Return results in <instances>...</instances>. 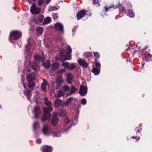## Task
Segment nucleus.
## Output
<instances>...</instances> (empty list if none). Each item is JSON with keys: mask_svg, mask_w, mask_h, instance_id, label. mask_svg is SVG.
Returning a JSON list of instances; mask_svg holds the SVG:
<instances>
[{"mask_svg": "<svg viewBox=\"0 0 152 152\" xmlns=\"http://www.w3.org/2000/svg\"><path fill=\"white\" fill-rule=\"evenodd\" d=\"M92 72L94 73L95 75L99 74L100 72V69L97 67L93 68L92 70Z\"/></svg>", "mask_w": 152, "mask_h": 152, "instance_id": "nucleus-23", "label": "nucleus"}, {"mask_svg": "<svg viewBox=\"0 0 152 152\" xmlns=\"http://www.w3.org/2000/svg\"><path fill=\"white\" fill-rule=\"evenodd\" d=\"M140 126H142V125H140Z\"/></svg>", "mask_w": 152, "mask_h": 152, "instance_id": "nucleus-61", "label": "nucleus"}, {"mask_svg": "<svg viewBox=\"0 0 152 152\" xmlns=\"http://www.w3.org/2000/svg\"><path fill=\"white\" fill-rule=\"evenodd\" d=\"M64 121L66 124H67L70 122V120L68 118H66L65 119Z\"/></svg>", "mask_w": 152, "mask_h": 152, "instance_id": "nucleus-51", "label": "nucleus"}, {"mask_svg": "<svg viewBox=\"0 0 152 152\" xmlns=\"http://www.w3.org/2000/svg\"><path fill=\"white\" fill-rule=\"evenodd\" d=\"M42 65L46 69H49L51 66V64L50 61L47 60L42 63Z\"/></svg>", "mask_w": 152, "mask_h": 152, "instance_id": "nucleus-20", "label": "nucleus"}, {"mask_svg": "<svg viewBox=\"0 0 152 152\" xmlns=\"http://www.w3.org/2000/svg\"><path fill=\"white\" fill-rule=\"evenodd\" d=\"M87 91V88L85 86H81L79 90V93L81 96H84L86 95Z\"/></svg>", "mask_w": 152, "mask_h": 152, "instance_id": "nucleus-8", "label": "nucleus"}, {"mask_svg": "<svg viewBox=\"0 0 152 152\" xmlns=\"http://www.w3.org/2000/svg\"><path fill=\"white\" fill-rule=\"evenodd\" d=\"M140 126H142V125H140Z\"/></svg>", "mask_w": 152, "mask_h": 152, "instance_id": "nucleus-63", "label": "nucleus"}, {"mask_svg": "<svg viewBox=\"0 0 152 152\" xmlns=\"http://www.w3.org/2000/svg\"><path fill=\"white\" fill-rule=\"evenodd\" d=\"M127 5L129 7V6L130 5L131 7H132V5L131 3L130 2H128L127 3Z\"/></svg>", "mask_w": 152, "mask_h": 152, "instance_id": "nucleus-54", "label": "nucleus"}, {"mask_svg": "<svg viewBox=\"0 0 152 152\" xmlns=\"http://www.w3.org/2000/svg\"><path fill=\"white\" fill-rule=\"evenodd\" d=\"M58 115L56 114L53 115L51 121L52 125L53 126H56L58 123Z\"/></svg>", "mask_w": 152, "mask_h": 152, "instance_id": "nucleus-12", "label": "nucleus"}, {"mask_svg": "<svg viewBox=\"0 0 152 152\" xmlns=\"http://www.w3.org/2000/svg\"><path fill=\"white\" fill-rule=\"evenodd\" d=\"M51 21V18L49 17H47L44 20L43 24H46L50 23Z\"/></svg>", "mask_w": 152, "mask_h": 152, "instance_id": "nucleus-26", "label": "nucleus"}, {"mask_svg": "<svg viewBox=\"0 0 152 152\" xmlns=\"http://www.w3.org/2000/svg\"><path fill=\"white\" fill-rule=\"evenodd\" d=\"M132 138L133 139H135L137 141L139 140H140V137H137V136H133L132 137Z\"/></svg>", "mask_w": 152, "mask_h": 152, "instance_id": "nucleus-50", "label": "nucleus"}, {"mask_svg": "<svg viewBox=\"0 0 152 152\" xmlns=\"http://www.w3.org/2000/svg\"><path fill=\"white\" fill-rule=\"evenodd\" d=\"M88 11H86L85 10H80L77 13L76 17L77 20H79L83 18L86 15Z\"/></svg>", "mask_w": 152, "mask_h": 152, "instance_id": "nucleus-7", "label": "nucleus"}, {"mask_svg": "<svg viewBox=\"0 0 152 152\" xmlns=\"http://www.w3.org/2000/svg\"><path fill=\"white\" fill-rule=\"evenodd\" d=\"M42 152H52V148L51 146L45 145L42 147Z\"/></svg>", "mask_w": 152, "mask_h": 152, "instance_id": "nucleus-10", "label": "nucleus"}, {"mask_svg": "<svg viewBox=\"0 0 152 152\" xmlns=\"http://www.w3.org/2000/svg\"><path fill=\"white\" fill-rule=\"evenodd\" d=\"M131 49H133V48H127L126 50L127 51H128L129 50H130Z\"/></svg>", "mask_w": 152, "mask_h": 152, "instance_id": "nucleus-56", "label": "nucleus"}, {"mask_svg": "<svg viewBox=\"0 0 152 152\" xmlns=\"http://www.w3.org/2000/svg\"><path fill=\"white\" fill-rule=\"evenodd\" d=\"M34 20L35 23H37V19H36L35 20L34 19Z\"/></svg>", "mask_w": 152, "mask_h": 152, "instance_id": "nucleus-57", "label": "nucleus"}, {"mask_svg": "<svg viewBox=\"0 0 152 152\" xmlns=\"http://www.w3.org/2000/svg\"><path fill=\"white\" fill-rule=\"evenodd\" d=\"M128 15L131 18L134 17L135 15L134 13L133 12V10L130 9H129L128 10Z\"/></svg>", "mask_w": 152, "mask_h": 152, "instance_id": "nucleus-28", "label": "nucleus"}, {"mask_svg": "<svg viewBox=\"0 0 152 152\" xmlns=\"http://www.w3.org/2000/svg\"><path fill=\"white\" fill-rule=\"evenodd\" d=\"M140 43H138L134 47L136 49L138 48V50H140L142 49L141 47H140Z\"/></svg>", "mask_w": 152, "mask_h": 152, "instance_id": "nucleus-44", "label": "nucleus"}, {"mask_svg": "<svg viewBox=\"0 0 152 152\" xmlns=\"http://www.w3.org/2000/svg\"><path fill=\"white\" fill-rule=\"evenodd\" d=\"M54 28L60 31H63L64 30L63 26L61 23H56L54 26Z\"/></svg>", "mask_w": 152, "mask_h": 152, "instance_id": "nucleus-11", "label": "nucleus"}, {"mask_svg": "<svg viewBox=\"0 0 152 152\" xmlns=\"http://www.w3.org/2000/svg\"><path fill=\"white\" fill-rule=\"evenodd\" d=\"M22 36V33L20 31H13L10 33V40L11 39L17 40L20 38Z\"/></svg>", "mask_w": 152, "mask_h": 152, "instance_id": "nucleus-3", "label": "nucleus"}, {"mask_svg": "<svg viewBox=\"0 0 152 152\" xmlns=\"http://www.w3.org/2000/svg\"><path fill=\"white\" fill-rule=\"evenodd\" d=\"M61 101L59 99H56L55 102V106L56 107H58L61 105Z\"/></svg>", "mask_w": 152, "mask_h": 152, "instance_id": "nucleus-24", "label": "nucleus"}, {"mask_svg": "<svg viewBox=\"0 0 152 152\" xmlns=\"http://www.w3.org/2000/svg\"><path fill=\"white\" fill-rule=\"evenodd\" d=\"M62 62V66L66 68H68L69 65V63L68 62H64L63 61H61Z\"/></svg>", "mask_w": 152, "mask_h": 152, "instance_id": "nucleus-35", "label": "nucleus"}, {"mask_svg": "<svg viewBox=\"0 0 152 152\" xmlns=\"http://www.w3.org/2000/svg\"><path fill=\"white\" fill-rule=\"evenodd\" d=\"M72 98H69L66 102V105H67L71 103V101L72 100Z\"/></svg>", "mask_w": 152, "mask_h": 152, "instance_id": "nucleus-40", "label": "nucleus"}, {"mask_svg": "<svg viewBox=\"0 0 152 152\" xmlns=\"http://www.w3.org/2000/svg\"><path fill=\"white\" fill-rule=\"evenodd\" d=\"M34 79V76L32 74L29 73L26 76V79L28 81H33Z\"/></svg>", "mask_w": 152, "mask_h": 152, "instance_id": "nucleus-21", "label": "nucleus"}, {"mask_svg": "<svg viewBox=\"0 0 152 152\" xmlns=\"http://www.w3.org/2000/svg\"><path fill=\"white\" fill-rule=\"evenodd\" d=\"M93 4L95 5L97 7H99L100 6L98 0H92Z\"/></svg>", "mask_w": 152, "mask_h": 152, "instance_id": "nucleus-31", "label": "nucleus"}, {"mask_svg": "<svg viewBox=\"0 0 152 152\" xmlns=\"http://www.w3.org/2000/svg\"><path fill=\"white\" fill-rule=\"evenodd\" d=\"M46 3L47 4L49 3L51 1V0H46Z\"/></svg>", "mask_w": 152, "mask_h": 152, "instance_id": "nucleus-53", "label": "nucleus"}, {"mask_svg": "<svg viewBox=\"0 0 152 152\" xmlns=\"http://www.w3.org/2000/svg\"><path fill=\"white\" fill-rule=\"evenodd\" d=\"M29 64L30 67L35 70L36 72L39 71L40 70L39 66L36 62L35 61L31 62V61H30L29 62Z\"/></svg>", "mask_w": 152, "mask_h": 152, "instance_id": "nucleus-6", "label": "nucleus"}, {"mask_svg": "<svg viewBox=\"0 0 152 152\" xmlns=\"http://www.w3.org/2000/svg\"><path fill=\"white\" fill-rule=\"evenodd\" d=\"M81 103L83 105H85L86 104V100L85 98L82 99L81 100Z\"/></svg>", "mask_w": 152, "mask_h": 152, "instance_id": "nucleus-45", "label": "nucleus"}, {"mask_svg": "<svg viewBox=\"0 0 152 152\" xmlns=\"http://www.w3.org/2000/svg\"><path fill=\"white\" fill-rule=\"evenodd\" d=\"M95 64L96 66L97 67L100 68L101 67L100 64L97 62V59H95Z\"/></svg>", "mask_w": 152, "mask_h": 152, "instance_id": "nucleus-41", "label": "nucleus"}, {"mask_svg": "<svg viewBox=\"0 0 152 152\" xmlns=\"http://www.w3.org/2000/svg\"><path fill=\"white\" fill-rule=\"evenodd\" d=\"M74 76L71 73L67 75V82L69 84L71 83L73 81Z\"/></svg>", "mask_w": 152, "mask_h": 152, "instance_id": "nucleus-16", "label": "nucleus"}, {"mask_svg": "<svg viewBox=\"0 0 152 152\" xmlns=\"http://www.w3.org/2000/svg\"><path fill=\"white\" fill-rule=\"evenodd\" d=\"M63 82L62 79L60 77H58L56 80V83L57 86H56V89H57L60 88L61 86L62 83Z\"/></svg>", "mask_w": 152, "mask_h": 152, "instance_id": "nucleus-15", "label": "nucleus"}, {"mask_svg": "<svg viewBox=\"0 0 152 152\" xmlns=\"http://www.w3.org/2000/svg\"><path fill=\"white\" fill-rule=\"evenodd\" d=\"M125 8L123 7H121V8L119 10V12L121 13H123L125 12Z\"/></svg>", "mask_w": 152, "mask_h": 152, "instance_id": "nucleus-46", "label": "nucleus"}, {"mask_svg": "<svg viewBox=\"0 0 152 152\" xmlns=\"http://www.w3.org/2000/svg\"><path fill=\"white\" fill-rule=\"evenodd\" d=\"M92 55V54L90 52H86L83 54L84 56L86 58H88V57L91 56Z\"/></svg>", "mask_w": 152, "mask_h": 152, "instance_id": "nucleus-30", "label": "nucleus"}, {"mask_svg": "<svg viewBox=\"0 0 152 152\" xmlns=\"http://www.w3.org/2000/svg\"><path fill=\"white\" fill-rule=\"evenodd\" d=\"M91 15V14L90 15V14H89V16H90Z\"/></svg>", "mask_w": 152, "mask_h": 152, "instance_id": "nucleus-60", "label": "nucleus"}, {"mask_svg": "<svg viewBox=\"0 0 152 152\" xmlns=\"http://www.w3.org/2000/svg\"><path fill=\"white\" fill-rule=\"evenodd\" d=\"M43 3V0H39L38 2V4L39 6H40Z\"/></svg>", "mask_w": 152, "mask_h": 152, "instance_id": "nucleus-47", "label": "nucleus"}, {"mask_svg": "<svg viewBox=\"0 0 152 152\" xmlns=\"http://www.w3.org/2000/svg\"><path fill=\"white\" fill-rule=\"evenodd\" d=\"M23 86L24 87V88L26 89V87L25 83H23Z\"/></svg>", "mask_w": 152, "mask_h": 152, "instance_id": "nucleus-55", "label": "nucleus"}, {"mask_svg": "<svg viewBox=\"0 0 152 152\" xmlns=\"http://www.w3.org/2000/svg\"><path fill=\"white\" fill-rule=\"evenodd\" d=\"M36 31L40 35L42 34V33L44 29L42 27H37L36 28Z\"/></svg>", "mask_w": 152, "mask_h": 152, "instance_id": "nucleus-27", "label": "nucleus"}, {"mask_svg": "<svg viewBox=\"0 0 152 152\" xmlns=\"http://www.w3.org/2000/svg\"><path fill=\"white\" fill-rule=\"evenodd\" d=\"M78 89L75 87L73 85H71L69 91V93L72 94L74 93H75L77 91Z\"/></svg>", "mask_w": 152, "mask_h": 152, "instance_id": "nucleus-22", "label": "nucleus"}, {"mask_svg": "<svg viewBox=\"0 0 152 152\" xmlns=\"http://www.w3.org/2000/svg\"><path fill=\"white\" fill-rule=\"evenodd\" d=\"M121 5V4H120L119 3L118 5H117L114 6V5H113L112 6L108 7H107L106 6L105 7V10L107 12L109 11H110L111 10V9H112L113 8H114V9H116V8H118L119 7V6H120Z\"/></svg>", "mask_w": 152, "mask_h": 152, "instance_id": "nucleus-17", "label": "nucleus"}, {"mask_svg": "<svg viewBox=\"0 0 152 152\" xmlns=\"http://www.w3.org/2000/svg\"><path fill=\"white\" fill-rule=\"evenodd\" d=\"M62 89L64 92H67L69 91L70 88L68 86L65 85L62 87Z\"/></svg>", "mask_w": 152, "mask_h": 152, "instance_id": "nucleus-33", "label": "nucleus"}, {"mask_svg": "<svg viewBox=\"0 0 152 152\" xmlns=\"http://www.w3.org/2000/svg\"><path fill=\"white\" fill-rule=\"evenodd\" d=\"M78 62L80 66L84 68H87L88 66V64L84 60L79 59L78 60Z\"/></svg>", "mask_w": 152, "mask_h": 152, "instance_id": "nucleus-13", "label": "nucleus"}, {"mask_svg": "<svg viewBox=\"0 0 152 152\" xmlns=\"http://www.w3.org/2000/svg\"><path fill=\"white\" fill-rule=\"evenodd\" d=\"M44 100L45 105L49 107H44L43 108L44 113L43 116L41 119V121L42 122L47 120L48 118H50L51 116V113L50 112L52 111L53 110L51 106L52 103L50 102L48 99L45 96L44 98Z\"/></svg>", "mask_w": 152, "mask_h": 152, "instance_id": "nucleus-1", "label": "nucleus"}, {"mask_svg": "<svg viewBox=\"0 0 152 152\" xmlns=\"http://www.w3.org/2000/svg\"><path fill=\"white\" fill-rule=\"evenodd\" d=\"M33 1H35L36 0H32Z\"/></svg>", "mask_w": 152, "mask_h": 152, "instance_id": "nucleus-59", "label": "nucleus"}, {"mask_svg": "<svg viewBox=\"0 0 152 152\" xmlns=\"http://www.w3.org/2000/svg\"><path fill=\"white\" fill-rule=\"evenodd\" d=\"M75 68V66L73 64H69V67L68 68V70H73Z\"/></svg>", "mask_w": 152, "mask_h": 152, "instance_id": "nucleus-37", "label": "nucleus"}, {"mask_svg": "<svg viewBox=\"0 0 152 152\" xmlns=\"http://www.w3.org/2000/svg\"><path fill=\"white\" fill-rule=\"evenodd\" d=\"M39 127V123L37 122H34L33 124V129L36 130Z\"/></svg>", "mask_w": 152, "mask_h": 152, "instance_id": "nucleus-36", "label": "nucleus"}, {"mask_svg": "<svg viewBox=\"0 0 152 152\" xmlns=\"http://www.w3.org/2000/svg\"><path fill=\"white\" fill-rule=\"evenodd\" d=\"M57 10V7L56 6L51 7L49 8L48 11H52L53 10Z\"/></svg>", "mask_w": 152, "mask_h": 152, "instance_id": "nucleus-43", "label": "nucleus"}, {"mask_svg": "<svg viewBox=\"0 0 152 152\" xmlns=\"http://www.w3.org/2000/svg\"><path fill=\"white\" fill-rule=\"evenodd\" d=\"M44 16L43 15H40L38 17V20L39 23H42L43 20Z\"/></svg>", "mask_w": 152, "mask_h": 152, "instance_id": "nucleus-38", "label": "nucleus"}, {"mask_svg": "<svg viewBox=\"0 0 152 152\" xmlns=\"http://www.w3.org/2000/svg\"><path fill=\"white\" fill-rule=\"evenodd\" d=\"M0 108H1V107H0Z\"/></svg>", "mask_w": 152, "mask_h": 152, "instance_id": "nucleus-64", "label": "nucleus"}, {"mask_svg": "<svg viewBox=\"0 0 152 152\" xmlns=\"http://www.w3.org/2000/svg\"><path fill=\"white\" fill-rule=\"evenodd\" d=\"M140 132V130H138L137 131V132Z\"/></svg>", "mask_w": 152, "mask_h": 152, "instance_id": "nucleus-58", "label": "nucleus"}, {"mask_svg": "<svg viewBox=\"0 0 152 152\" xmlns=\"http://www.w3.org/2000/svg\"><path fill=\"white\" fill-rule=\"evenodd\" d=\"M52 16L53 18L54 19H56L58 18V16L57 15V14L55 13H53L52 14Z\"/></svg>", "mask_w": 152, "mask_h": 152, "instance_id": "nucleus-48", "label": "nucleus"}, {"mask_svg": "<svg viewBox=\"0 0 152 152\" xmlns=\"http://www.w3.org/2000/svg\"><path fill=\"white\" fill-rule=\"evenodd\" d=\"M148 48V46H147L142 50L143 53H141V54H143L144 55V58H143V59L146 61H149L152 58V55L148 53V52L147 51H146V50Z\"/></svg>", "mask_w": 152, "mask_h": 152, "instance_id": "nucleus-4", "label": "nucleus"}, {"mask_svg": "<svg viewBox=\"0 0 152 152\" xmlns=\"http://www.w3.org/2000/svg\"><path fill=\"white\" fill-rule=\"evenodd\" d=\"M35 3H33L30 8V11L33 14H38L40 12V9L39 7L36 8Z\"/></svg>", "mask_w": 152, "mask_h": 152, "instance_id": "nucleus-5", "label": "nucleus"}, {"mask_svg": "<svg viewBox=\"0 0 152 152\" xmlns=\"http://www.w3.org/2000/svg\"><path fill=\"white\" fill-rule=\"evenodd\" d=\"M59 66V64L58 62H56L53 63L52 64V68L54 70H56L58 69Z\"/></svg>", "mask_w": 152, "mask_h": 152, "instance_id": "nucleus-25", "label": "nucleus"}, {"mask_svg": "<svg viewBox=\"0 0 152 152\" xmlns=\"http://www.w3.org/2000/svg\"><path fill=\"white\" fill-rule=\"evenodd\" d=\"M71 53H66V50L62 49L60 50L58 56L56 57V59L61 61L71 60L72 59Z\"/></svg>", "mask_w": 152, "mask_h": 152, "instance_id": "nucleus-2", "label": "nucleus"}, {"mask_svg": "<svg viewBox=\"0 0 152 152\" xmlns=\"http://www.w3.org/2000/svg\"><path fill=\"white\" fill-rule=\"evenodd\" d=\"M48 84V81L45 79H43V83L41 84V88L42 91L45 92L46 91V86Z\"/></svg>", "mask_w": 152, "mask_h": 152, "instance_id": "nucleus-18", "label": "nucleus"}, {"mask_svg": "<svg viewBox=\"0 0 152 152\" xmlns=\"http://www.w3.org/2000/svg\"><path fill=\"white\" fill-rule=\"evenodd\" d=\"M42 132L45 134H48L49 130L48 125H45L43 126Z\"/></svg>", "mask_w": 152, "mask_h": 152, "instance_id": "nucleus-19", "label": "nucleus"}, {"mask_svg": "<svg viewBox=\"0 0 152 152\" xmlns=\"http://www.w3.org/2000/svg\"><path fill=\"white\" fill-rule=\"evenodd\" d=\"M31 92V91L30 90L27 89H26V90L24 91V94L27 96L28 98L30 96Z\"/></svg>", "mask_w": 152, "mask_h": 152, "instance_id": "nucleus-32", "label": "nucleus"}, {"mask_svg": "<svg viewBox=\"0 0 152 152\" xmlns=\"http://www.w3.org/2000/svg\"><path fill=\"white\" fill-rule=\"evenodd\" d=\"M66 50L68 51L67 53H71L72 49L69 46H68L66 48Z\"/></svg>", "mask_w": 152, "mask_h": 152, "instance_id": "nucleus-49", "label": "nucleus"}, {"mask_svg": "<svg viewBox=\"0 0 152 152\" xmlns=\"http://www.w3.org/2000/svg\"><path fill=\"white\" fill-rule=\"evenodd\" d=\"M94 55L95 57L97 58L96 59H97V60H98V59L100 57L99 53L97 52H95L94 53Z\"/></svg>", "mask_w": 152, "mask_h": 152, "instance_id": "nucleus-39", "label": "nucleus"}, {"mask_svg": "<svg viewBox=\"0 0 152 152\" xmlns=\"http://www.w3.org/2000/svg\"><path fill=\"white\" fill-rule=\"evenodd\" d=\"M140 126H142V125H140Z\"/></svg>", "mask_w": 152, "mask_h": 152, "instance_id": "nucleus-62", "label": "nucleus"}, {"mask_svg": "<svg viewBox=\"0 0 152 152\" xmlns=\"http://www.w3.org/2000/svg\"><path fill=\"white\" fill-rule=\"evenodd\" d=\"M64 95V93L63 91L61 90H60L56 95V96L57 97H59L61 96H63Z\"/></svg>", "mask_w": 152, "mask_h": 152, "instance_id": "nucleus-34", "label": "nucleus"}, {"mask_svg": "<svg viewBox=\"0 0 152 152\" xmlns=\"http://www.w3.org/2000/svg\"><path fill=\"white\" fill-rule=\"evenodd\" d=\"M28 81V86L30 88H33L35 86V83L33 80Z\"/></svg>", "mask_w": 152, "mask_h": 152, "instance_id": "nucleus-29", "label": "nucleus"}, {"mask_svg": "<svg viewBox=\"0 0 152 152\" xmlns=\"http://www.w3.org/2000/svg\"><path fill=\"white\" fill-rule=\"evenodd\" d=\"M34 58L35 60H37L39 62H43L45 60L44 57H42L41 56L37 54L36 55L34 56Z\"/></svg>", "mask_w": 152, "mask_h": 152, "instance_id": "nucleus-14", "label": "nucleus"}, {"mask_svg": "<svg viewBox=\"0 0 152 152\" xmlns=\"http://www.w3.org/2000/svg\"><path fill=\"white\" fill-rule=\"evenodd\" d=\"M33 112L34 113L35 117L38 118L41 113V111L39 107L36 106L34 109Z\"/></svg>", "mask_w": 152, "mask_h": 152, "instance_id": "nucleus-9", "label": "nucleus"}, {"mask_svg": "<svg viewBox=\"0 0 152 152\" xmlns=\"http://www.w3.org/2000/svg\"><path fill=\"white\" fill-rule=\"evenodd\" d=\"M66 115V111L64 110H62L61 111L60 115L62 117H64Z\"/></svg>", "mask_w": 152, "mask_h": 152, "instance_id": "nucleus-42", "label": "nucleus"}, {"mask_svg": "<svg viewBox=\"0 0 152 152\" xmlns=\"http://www.w3.org/2000/svg\"><path fill=\"white\" fill-rule=\"evenodd\" d=\"M37 142L38 144H40L42 142L41 140L38 139L37 140Z\"/></svg>", "mask_w": 152, "mask_h": 152, "instance_id": "nucleus-52", "label": "nucleus"}]
</instances>
